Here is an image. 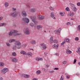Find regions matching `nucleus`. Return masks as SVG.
<instances>
[{"label":"nucleus","mask_w":80,"mask_h":80,"mask_svg":"<svg viewBox=\"0 0 80 80\" xmlns=\"http://www.w3.org/2000/svg\"><path fill=\"white\" fill-rule=\"evenodd\" d=\"M18 33V31H17L12 30L8 32V36L10 37V36H12V35H14V36H18V35H21V34L18 33Z\"/></svg>","instance_id":"obj_1"},{"label":"nucleus","mask_w":80,"mask_h":80,"mask_svg":"<svg viewBox=\"0 0 80 80\" xmlns=\"http://www.w3.org/2000/svg\"><path fill=\"white\" fill-rule=\"evenodd\" d=\"M14 45L16 46H18V49H20L22 48V44H21V42L19 40L15 41Z\"/></svg>","instance_id":"obj_2"},{"label":"nucleus","mask_w":80,"mask_h":80,"mask_svg":"<svg viewBox=\"0 0 80 80\" xmlns=\"http://www.w3.org/2000/svg\"><path fill=\"white\" fill-rule=\"evenodd\" d=\"M29 18L32 19V20L34 22L35 25H37L38 24V22H37V19H36V16H34L33 17L30 16Z\"/></svg>","instance_id":"obj_3"},{"label":"nucleus","mask_w":80,"mask_h":80,"mask_svg":"<svg viewBox=\"0 0 80 80\" xmlns=\"http://www.w3.org/2000/svg\"><path fill=\"white\" fill-rule=\"evenodd\" d=\"M24 34L25 35H29L30 33V30L28 28H25L23 30Z\"/></svg>","instance_id":"obj_4"},{"label":"nucleus","mask_w":80,"mask_h":80,"mask_svg":"<svg viewBox=\"0 0 80 80\" xmlns=\"http://www.w3.org/2000/svg\"><path fill=\"white\" fill-rule=\"evenodd\" d=\"M19 12H14L9 14V16L15 18L18 15Z\"/></svg>","instance_id":"obj_5"},{"label":"nucleus","mask_w":80,"mask_h":80,"mask_svg":"<svg viewBox=\"0 0 80 80\" xmlns=\"http://www.w3.org/2000/svg\"><path fill=\"white\" fill-rule=\"evenodd\" d=\"M40 47L41 49L43 50H46V49L47 48V45L44 43L41 44L40 45Z\"/></svg>","instance_id":"obj_6"},{"label":"nucleus","mask_w":80,"mask_h":80,"mask_svg":"<svg viewBox=\"0 0 80 80\" xmlns=\"http://www.w3.org/2000/svg\"><path fill=\"white\" fill-rule=\"evenodd\" d=\"M1 71L2 73H4V74H5V73H6L8 72V68H3L1 70Z\"/></svg>","instance_id":"obj_7"},{"label":"nucleus","mask_w":80,"mask_h":80,"mask_svg":"<svg viewBox=\"0 0 80 80\" xmlns=\"http://www.w3.org/2000/svg\"><path fill=\"white\" fill-rule=\"evenodd\" d=\"M22 20L23 21H24L25 23H29V22H30L29 19L26 18H22Z\"/></svg>","instance_id":"obj_8"},{"label":"nucleus","mask_w":80,"mask_h":80,"mask_svg":"<svg viewBox=\"0 0 80 80\" xmlns=\"http://www.w3.org/2000/svg\"><path fill=\"white\" fill-rule=\"evenodd\" d=\"M61 30L62 29H61V28H59L58 29L55 30L54 31V33H55L56 34H57V35H59Z\"/></svg>","instance_id":"obj_9"},{"label":"nucleus","mask_w":80,"mask_h":80,"mask_svg":"<svg viewBox=\"0 0 80 80\" xmlns=\"http://www.w3.org/2000/svg\"><path fill=\"white\" fill-rule=\"evenodd\" d=\"M22 77H24V78H30V75L24 74H22Z\"/></svg>","instance_id":"obj_10"},{"label":"nucleus","mask_w":80,"mask_h":80,"mask_svg":"<svg viewBox=\"0 0 80 80\" xmlns=\"http://www.w3.org/2000/svg\"><path fill=\"white\" fill-rule=\"evenodd\" d=\"M37 17L40 20H43V18H44V17H45V16H42V15H38Z\"/></svg>","instance_id":"obj_11"},{"label":"nucleus","mask_w":80,"mask_h":80,"mask_svg":"<svg viewBox=\"0 0 80 80\" xmlns=\"http://www.w3.org/2000/svg\"><path fill=\"white\" fill-rule=\"evenodd\" d=\"M52 47L53 48H55L56 50H58V44H54Z\"/></svg>","instance_id":"obj_12"},{"label":"nucleus","mask_w":80,"mask_h":80,"mask_svg":"<svg viewBox=\"0 0 80 80\" xmlns=\"http://www.w3.org/2000/svg\"><path fill=\"white\" fill-rule=\"evenodd\" d=\"M51 17L53 19L55 20L56 19V18L55 17V15L53 14V12H51Z\"/></svg>","instance_id":"obj_13"},{"label":"nucleus","mask_w":80,"mask_h":80,"mask_svg":"<svg viewBox=\"0 0 80 80\" xmlns=\"http://www.w3.org/2000/svg\"><path fill=\"white\" fill-rule=\"evenodd\" d=\"M4 5L5 8H7L9 6V3L7 2H5L4 3Z\"/></svg>","instance_id":"obj_14"},{"label":"nucleus","mask_w":80,"mask_h":80,"mask_svg":"<svg viewBox=\"0 0 80 80\" xmlns=\"http://www.w3.org/2000/svg\"><path fill=\"white\" fill-rule=\"evenodd\" d=\"M22 13L23 17H27V14L25 11H23L22 12Z\"/></svg>","instance_id":"obj_15"},{"label":"nucleus","mask_w":80,"mask_h":80,"mask_svg":"<svg viewBox=\"0 0 80 80\" xmlns=\"http://www.w3.org/2000/svg\"><path fill=\"white\" fill-rule=\"evenodd\" d=\"M29 11L31 12H35L36 11V9L35 8L29 9Z\"/></svg>","instance_id":"obj_16"},{"label":"nucleus","mask_w":80,"mask_h":80,"mask_svg":"<svg viewBox=\"0 0 80 80\" xmlns=\"http://www.w3.org/2000/svg\"><path fill=\"white\" fill-rule=\"evenodd\" d=\"M17 48V46L15 45H13L12 47V48L13 50H14V51L16 50Z\"/></svg>","instance_id":"obj_17"},{"label":"nucleus","mask_w":80,"mask_h":80,"mask_svg":"<svg viewBox=\"0 0 80 80\" xmlns=\"http://www.w3.org/2000/svg\"><path fill=\"white\" fill-rule=\"evenodd\" d=\"M36 60L37 61H42L43 60V58H36Z\"/></svg>","instance_id":"obj_18"},{"label":"nucleus","mask_w":80,"mask_h":80,"mask_svg":"<svg viewBox=\"0 0 80 80\" xmlns=\"http://www.w3.org/2000/svg\"><path fill=\"white\" fill-rule=\"evenodd\" d=\"M66 53L68 54V53H72V51H70L69 50V49L68 48L66 49Z\"/></svg>","instance_id":"obj_19"},{"label":"nucleus","mask_w":80,"mask_h":80,"mask_svg":"<svg viewBox=\"0 0 80 80\" xmlns=\"http://www.w3.org/2000/svg\"><path fill=\"white\" fill-rule=\"evenodd\" d=\"M53 38L51 36L50 39V43H53Z\"/></svg>","instance_id":"obj_20"},{"label":"nucleus","mask_w":80,"mask_h":80,"mask_svg":"<svg viewBox=\"0 0 80 80\" xmlns=\"http://www.w3.org/2000/svg\"><path fill=\"white\" fill-rule=\"evenodd\" d=\"M20 53L21 54H22L23 55H27V53H26V52L24 51H21Z\"/></svg>","instance_id":"obj_21"},{"label":"nucleus","mask_w":80,"mask_h":80,"mask_svg":"<svg viewBox=\"0 0 80 80\" xmlns=\"http://www.w3.org/2000/svg\"><path fill=\"white\" fill-rule=\"evenodd\" d=\"M15 39H11L9 40V42L10 43H13L14 42H15Z\"/></svg>","instance_id":"obj_22"},{"label":"nucleus","mask_w":80,"mask_h":80,"mask_svg":"<svg viewBox=\"0 0 80 80\" xmlns=\"http://www.w3.org/2000/svg\"><path fill=\"white\" fill-rule=\"evenodd\" d=\"M26 54L28 55L29 57H32V55H33V53L31 52H28Z\"/></svg>","instance_id":"obj_23"},{"label":"nucleus","mask_w":80,"mask_h":80,"mask_svg":"<svg viewBox=\"0 0 80 80\" xmlns=\"http://www.w3.org/2000/svg\"><path fill=\"white\" fill-rule=\"evenodd\" d=\"M6 25H7V23H0V27H3Z\"/></svg>","instance_id":"obj_24"},{"label":"nucleus","mask_w":80,"mask_h":80,"mask_svg":"<svg viewBox=\"0 0 80 80\" xmlns=\"http://www.w3.org/2000/svg\"><path fill=\"white\" fill-rule=\"evenodd\" d=\"M31 43L33 45H34V44H35L36 43V41L35 40H32L31 41Z\"/></svg>","instance_id":"obj_25"},{"label":"nucleus","mask_w":80,"mask_h":80,"mask_svg":"<svg viewBox=\"0 0 80 80\" xmlns=\"http://www.w3.org/2000/svg\"><path fill=\"white\" fill-rule=\"evenodd\" d=\"M13 62H17V61H18V60H17V59L16 58H14L13 59L12 61Z\"/></svg>","instance_id":"obj_26"},{"label":"nucleus","mask_w":80,"mask_h":80,"mask_svg":"<svg viewBox=\"0 0 80 80\" xmlns=\"http://www.w3.org/2000/svg\"><path fill=\"white\" fill-rule=\"evenodd\" d=\"M43 28V26L41 25H38L37 26V28L38 30H39L40 28Z\"/></svg>","instance_id":"obj_27"},{"label":"nucleus","mask_w":80,"mask_h":80,"mask_svg":"<svg viewBox=\"0 0 80 80\" xmlns=\"http://www.w3.org/2000/svg\"><path fill=\"white\" fill-rule=\"evenodd\" d=\"M73 25L72 23H70V22H68L67 23H66V25L69 26L70 25L71 26V25Z\"/></svg>","instance_id":"obj_28"},{"label":"nucleus","mask_w":80,"mask_h":80,"mask_svg":"<svg viewBox=\"0 0 80 80\" xmlns=\"http://www.w3.org/2000/svg\"><path fill=\"white\" fill-rule=\"evenodd\" d=\"M5 65V63L3 62H0V67H3Z\"/></svg>","instance_id":"obj_29"},{"label":"nucleus","mask_w":80,"mask_h":80,"mask_svg":"<svg viewBox=\"0 0 80 80\" xmlns=\"http://www.w3.org/2000/svg\"><path fill=\"white\" fill-rule=\"evenodd\" d=\"M65 40L67 42H68V43H70V40L69 38H65Z\"/></svg>","instance_id":"obj_30"},{"label":"nucleus","mask_w":80,"mask_h":80,"mask_svg":"<svg viewBox=\"0 0 80 80\" xmlns=\"http://www.w3.org/2000/svg\"><path fill=\"white\" fill-rule=\"evenodd\" d=\"M41 73V71H40V70H39L36 71V73L37 74V75H39Z\"/></svg>","instance_id":"obj_31"},{"label":"nucleus","mask_w":80,"mask_h":80,"mask_svg":"<svg viewBox=\"0 0 80 80\" xmlns=\"http://www.w3.org/2000/svg\"><path fill=\"white\" fill-rule=\"evenodd\" d=\"M48 72L49 73H53L55 72V71L52 70L49 71Z\"/></svg>","instance_id":"obj_32"},{"label":"nucleus","mask_w":80,"mask_h":80,"mask_svg":"<svg viewBox=\"0 0 80 80\" xmlns=\"http://www.w3.org/2000/svg\"><path fill=\"white\" fill-rule=\"evenodd\" d=\"M75 6L73 4H72L71 5V8L72 10L74 8H75Z\"/></svg>","instance_id":"obj_33"},{"label":"nucleus","mask_w":80,"mask_h":80,"mask_svg":"<svg viewBox=\"0 0 80 80\" xmlns=\"http://www.w3.org/2000/svg\"><path fill=\"white\" fill-rule=\"evenodd\" d=\"M62 64H63L64 65H66V63H67V61H64L62 62Z\"/></svg>","instance_id":"obj_34"},{"label":"nucleus","mask_w":80,"mask_h":80,"mask_svg":"<svg viewBox=\"0 0 80 80\" xmlns=\"http://www.w3.org/2000/svg\"><path fill=\"white\" fill-rule=\"evenodd\" d=\"M49 8L50 10H51L52 11V10H54V8L52 7H50Z\"/></svg>","instance_id":"obj_35"},{"label":"nucleus","mask_w":80,"mask_h":80,"mask_svg":"<svg viewBox=\"0 0 80 80\" xmlns=\"http://www.w3.org/2000/svg\"><path fill=\"white\" fill-rule=\"evenodd\" d=\"M6 45L7 47H10L11 45L8 42H6Z\"/></svg>","instance_id":"obj_36"},{"label":"nucleus","mask_w":80,"mask_h":80,"mask_svg":"<svg viewBox=\"0 0 80 80\" xmlns=\"http://www.w3.org/2000/svg\"><path fill=\"white\" fill-rule=\"evenodd\" d=\"M26 5L28 8H30V4H29V3L26 4Z\"/></svg>","instance_id":"obj_37"},{"label":"nucleus","mask_w":80,"mask_h":80,"mask_svg":"<svg viewBox=\"0 0 80 80\" xmlns=\"http://www.w3.org/2000/svg\"><path fill=\"white\" fill-rule=\"evenodd\" d=\"M12 55H13V56L15 57V56H16V55H17V54H16L15 52H13L12 53Z\"/></svg>","instance_id":"obj_38"},{"label":"nucleus","mask_w":80,"mask_h":80,"mask_svg":"<svg viewBox=\"0 0 80 80\" xmlns=\"http://www.w3.org/2000/svg\"><path fill=\"white\" fill-rule=\"evenodd\" d=\"M73 11L74 12H75L77 10V8H76V7H75L74 8H73Z\"/></svg>","instance_id":"obj_39"},{"label":"nucleus","mask_w":80,"mask_h":80,"mask_svg":"<svg viewBox=\"0 0 80 80\" xmlns=\"http://www.w3.org/2000/svg\"><path fill=\"white\" fill-rule=\"evenodd\" d=\"M60 80H63V75L61 76Z\"/></svg>","instance_id":"obj_40"},{"label":"nucleus","mask_w":80,"mask_h":80,"mask_svg":"<svg viewBox=\"0 0 80 80\" xmlns=\"http://www.w3.org/2000/svg\"><path fill=\"white\" fill-rule=\"evenodd\" d=\"M59 14L61 16H64V14L62 12H60Z\"/></svg>","instance_id":"obj_41"},{"label":"nucleus","mask_w":80,"mask_h":80,"mask_svg":"<svg viewBox=\"0 0 80 80\" xmlns=\"http://www.w3.org/2000/svg\"><path fill=\"white\" fill-rule=\"evenodd\" d=\"M78 30L80 32V25H79L77 28Z\"/></svg>","instance_id":"obj_42"},{"label":"nucleus","mask_w":80,"mask_h":80,"mask_svg":"<svg viewBox=\"0 0 80 80\" xmlns=\"http://www.w3.org/2000/svg\"><path fill=\"white\" fill-rule=\"evenodd\" d=\"M53 42L54 43H58V41L57 40H55L53 41Z\"/></svg>","instance_id":"obj_43"},{"label":"nucleus","mask_w":80,"mask_h":80,"mask_svg":"<svg viewBox=\"0 0 80 80\" xmlns=\"http://www.w3.org/2000/svg\"><path fill=\"white\" fill-rule=\"evenodd\" d=\"M29 25L30 26H31V27H33V26H34L33 24L32 23H31L30 24H29Z\"/></svg>","instance_id":"obj_44"},{"label":"nucleus","mask_w":80,"mask_h":80,"mask_svg":"<svg viewBox=\"0 0 80 80\" xmlns=\"http://www.w3.org/2000/svg\"><path fill=\"white\" fill-rule=\"evenodd\" d=\"M75 40L76 41H78V40H79V38H78V37H76L75 38Z\"/></svg>","instance_id":"obj_45"},{"label":"nucleus","mask_w":80,"mask_h":80,"mask_svg":"<svg viewBox=\"0 0 80 80\" xmlns=\"http://www.w3.org/2000/svg\"><path fill=\"white\" fill-rule=\"evenodd\" d=\"M73 15H74V13H73V12L71 13L70 14V16L71 17H72L73 16Z\"/></svg>","instance_id":"obj_46"},{"label":"nucleus","mask_w":80,"mask_h":80,"mask_svg":"<svg viewBox=\"0 0 80 80\" xmlns=\"http://www.w3.org/2000/svg\"><path fill=\"white\" fill-rule=\"evenodd\" d=\"M65 10L66 11H69L70 10V9H69V8H68V7H67L65 8Z\"/></svg>","instance_id":"obj_47"},{"label":"nucleus","mask_w":80,"mask_h":80,"mask_svg":"<svg viewBox=\"0 0 80 80\" xmlns=\"http://www.w3.org/2000/svg\"><path fill=\"white\" fill-rule=\"evenodd\" d=\"M66 41L63 42H62L61 43V45H63L64 44V43H65Z\"/></svg>","instance_id":"obj_48"},{"label":"nucleus","mask_w":80,"mask_h":80,"mask_svg":"<svg viewBox=\"0 0 80 80\" xmlns=\"http://www.w3.org/2000/svg\"><path fill=\"white\" fill-rule=\"evenodd\" d=\"M54 55H56V56H58L59 55V54H58V53H56L54 54Z\"/></svg>","instance_id":"obj_49"},{"label":"nucleus","mask_w":80,"mask_h":80,"mask_svg":"<svg viewBox=\"0 0 80 80\" xmlns=\"http://www.w3.org/2000/svg\"><path fill=\"white\" fill-rule=\"evenodd\" d=\"M12 10H13V11H15V10H16V8H12Z\"/></svg>","instance_id":"obj_50"},{"label":"nucleus","mask_w":80,"mask_h":80,"mask_svg":"<svg viewBox=\"0 0 80 80\" xmlns=\"http://www.w3.org/2000/svg\"><path fill=\"white\" fill-rule=\"evenodd\" d=\"M77 5H78V6H80V2H79L77 3Z\"/></svg>","instance_id":"obj_51"},{"label":"nucleus","mask_w":80,"mask_h":80,"mask_svg":"<svg viewBox=\"0 0 80 80\" xmlns=\"http://www.w3.org/2000/svg\"><path fill=\"white\" fill-rule=\"evenodd\" d=\"M77 62V60H76V59H75L73 63H76V62Z\"/></svg>","instance_id":"obj_52"},{"label":"nucleus","mask_w":80,"mask_h":80,"mask_svg":"<svg viewBox=\"0 0 80 80\" xmlns=\"http://www.w3.org/2000/svg\"><path fill=\"white\" fill-rule=\"evenodd\" d=\"M54 70H59V68H55L54 69Z\"/></svg>","instance_id":"obj_53"},{"label":"nucleus","mask_w":80,"mask_h":80,"mask_svg":"<svg viewBox=\"0 0 80 80\" xmlns=\"http://www.w3.org/2000/svg\"><path fill=\"white\" fill-rule=\"evenodd\" d=\"M44 55H45V56H47V52H45L44 53Z\"/></svg>","instance_id":"obj_54"},{"label":"nucleus","mask_w":80,"mask_h":80,"mask_svg":"<svg viewBox=\"0 0 80 80\" xmlns=\"http://www.w3.org/2000/svg\"><path fill=\"white\" fill-rule=\"evenodd\" d=\"M0 80H3V78L2 77L0 76Z\"/></svg>","instance_id":"obj_55"},{"label":"nucleus","mask_w":80,"mask_h":80,"mask_svg":"<svg viewBox=\"0 0 80 80\" xmlns=\"http://www.w3.org/2000/svg\"><path fill=\"white\" fill-rule=\"evenodd\" d=\"M66 78H70V76H66Z\"/></svg>","instance_id":"obj_56"},{"label":"nucleus","mask_w":80,"mask_h":80,"mask_svg":"<svg viewBox=\"0 0 80 80\" xmlns=\"http://www.w3.org/2000/svg\"><path fill=\"white\" fill-rule=\"evenodd\" d=\"M2 19H3V17H0V20H2Z\"/></svg>","instance_id":"obj_57"},{"label":"nucleus","mask_w":80,"mask_h":80,"mask_svg":"<svg viewBox=\"0 0 80 80\" xmlns=\"http://www.w3.org/2000/svg\"><path fill=\"white\" fill-rule=\"evenodd\" d=\"M46 67H47V68H48L49 67H50V65H46Z\"/></svg>","instance_id":"obj_58"},{"label":"nucleus","mask_w":80,"mask_h":80,"mask_svg":"<svg viewBox=\"0 0 80 80\" xmlns=\"http://www.w3.org/2000/svg\"><path fill=\"white\" fill-rule=\"evenodd\" d=\"M42 70H43V71H45L46 70V69H45V68H43Z\"/></svg>","instance_id":"obj_59"},{"label":"nucleus","mask_w":80,"mask_h":80,"mask_svg":"<svg viewBox=\"0 0 80 80\" xmlns=\"http://www.w3.org/2000/svg\"><path fill=\"white\" fill-rule=\"evenodd\" d=\"M76 75H77L78 76H79L80 75V74H79L78 73H76Z\"/></svg>","instance_id":"obj_60"},{"label":"nucleus","mask_w":80,"mask_h":80,"mask_svg":"<svg viewBox=\"0 0 80 80\" xmlns=\"http://www.w3.org/2000/svg\"><path fill=\"white\" fill-rule=\"evenodd\" d=\"M71 20H74V19H73V18H72L71 19Z\"/></svg>","instance_id":"obj_61"},{"label":"nucleus","mask_w":80,"mask_h":80,"mask_svg":"<svg viewBox=\"0 0 80 80\" xmlns=\"http://www.w3.org/2000/svg\"><path fill=\"white\" fill-rule=\"evenodd\" d=\"M33 80H38V79H36V78H34Z\"/></svg>","instance_id":"obj_62"},{"label":"nucleus","mask_w":80,"mask_h":80,"mask_svg":"<svg viewBox=\"0 0 80 80\" xmlns=\"http://www.w3.org/2000/svg\"><path fill=\"white\" fill-rule=\"evenodd\" d=\"M65 75H68V73H66Z\"/></svg>","instance_id":"obj_63"},{"label":"nucleus","mask_w":80,"mask_h":80,"mask_svg":"<svg viewBox=\"0 0 80 80\" xmlns=\"http://www.w3.org/2000/svg\"><path fill=\"white\" fill-rule=\"evenodd\" d=\"M30 50H32V51H33V49H30Z\"/></svg>","instance_id":"obj_64"}]
</instances>
